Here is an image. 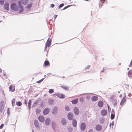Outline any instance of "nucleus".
<instances>
[{
  "instance_id": "nucleus-44",
  "label": "nucleus",
  "mask_w": 132,
  "mask_h": 132,
  "mask_svg": "<svg viewBox=\"0 0 132 132\" xmlns=\"http://www.w3.org/2000/svg\"><path fill=\"white\" fill-rule=\"evenodd\" d=\"M69 7V6H65V7L63 9V10H65L68 7Z\"/></svg>"
},
{
  "instance_id": "nucleus-13",
  "label": "nucleus",
  "mask_w": 132,
  "mask_h": 132,
  "mask_svg": "<svg viewBox=\"0 0 132 132\" xmlns=\"http://www.w3.org/2000/svg\"><path fill=\"white\" fill-rule=\"evenodd\" d=\"M49 111V109L48 108H46L43 111V113L44 115H46L47 114Z\"/></svg>"
},
{
  "instance_id": "nucleus-39",
  "label": "nucleus",
  "mask_w": 132,
  "mask_h": 132,
  "mask_svg": "<svg viewBox=\"0 0 132 132\" xmlns=\"http://www.w3.org/2000/svg\"><path fill=\"white\" fill-rule=\"evenodd\" d=\"M125 86L126 88H127L129 87V85L127 84H125Z\"/></svg>"
},
{
  "instance_id": "nucleus-56",
  "label": "nucleus",
  "mask_w": 132,
  "mask_h": 132,
  "mask_svg": "<svg viewBox=\"0 0 132 132\" xmlns=\"http://www.w3.org/2000/svg\"><path fill=\"white\" fill-rule=\"evenodd\" d=\"M110 126H111V124H110Z\"/></svg>"
},
{
  "instance_id": "nucleus-7",
  "label": "nucleus",
  "mask_w": 132,
  "mask_h": 132,
  "mask_svg": "<svg viewBox=\"0 0 132 132\" xmlns=\"http://www.w3.org/2000/svg\"><path fill=\"white\" fill-rule=\"evenodd\" d=\"M39 121L42 122H43L44 121V118L43 116H40L38 117Z\"/></svg>"
},
{
  "instance_id": "nucleus-33",
  "label": "nucleus",
  "mask_w": 132,
  "mask_h": 132,
  "mask_svg": "<svg viewBox=\"0 0 132 132\" xmlns=\"http://www.w3.org/2000/svg\"><path fill=\"white\" fill-rule=\"evenodd\" d=\"M65 95L63 94H61L60 96V97L61 98H65Z\"/></svg>"
},
{
  "instance_id": "nucleus-54",
  "label": "nucleus",
  "mask_w": 132,
  "mask_h": 132,
  "mask_svg": "<svg viewBox=\"0 0 132 132\" xmlns=\"http://www.w3.org/2000/svg\"><path fill=\"white\" fill-rule=\"evenodd\" d=\"M0 72H2V70L0 69Z\"/></svg>"
},
{
  "instance_id": "nucleus-37",
  "label": "nucleus",
  "mask_w": 132,
  "mask_h": 132,
  "mask_svg": "<svg viewBox=\"0 0 132 132\" xmlns=\"http://www.w3.org/2000/svg\"><path fill=\"white\" fill-rule=\"evenodd\" d=\"M43 79H44L43 78L42 79L38 81L37 82L38 83H40V82H42L43 80Z\"/></svg>"
},
{
  "instance_id": "nucleus-42",
  "label": "nucleus",
  "mask_w": 132,
  "mask_h": 132,
  "mask_svg": "<svg viewBox=\"0 0 132 132\" xmlns=\"http://www.w3.org/2000/svg\"><path fill=\"white\" fill-rule=\"evenodd\" d=\"M48 46V45H47V44H46L45 46V50H46V49Z\"/></svg>"
},
{
  "instance_id": "nucleus-2",
  "label": "nucleus",
  "mask_w": 132,
  "mask_h": 132,
  "mask_svg": "<svg viewBox=\"0 0 132 132\" xmlns=\"http://www.w3.org/2000/svg\"><path fill=\"white\" fill-rule=\"evenodd\" d=\"M29 1V0H21L19 2L18 4L19 5L22 4L27 5L28 4Z\"/></svg>"
},
{
  "instance_id": "nucleus-25",
  "label": "nucleus",
  "mask_w": 132,
  "mask_h": 132,
  "mask_svg": "<svg viewBox=\"0 0 132 132\" xmlns=\"http://www.w3.org/2000/svg\"><path fill=\"white\" fill-rule=\"evenodd\" d=\"M49 62L48 61H45L44 63V65L45 66H47L49 64Z\"/></svg>"
},
{
  "instance_id": "nucleus-14",
  "label": "nucleus",
  "mask_w": 132,
  "mask_h": 132,
  "mask_svg": "<svg viewBox=\"0 0 132 132\" xmlns=\"http://www.w3.org/2000/svg\"><path fill=\"white\" fill-rule=\"evenodd\" d=\"M103 102L101 101H100L98 103V105L100 107H102L103 105Z\"/></svg>"
},
{
  "instance_id": "nucleus-1",
  "label": "nucleus",
  "mask_w": 132,
  "mask_h": 132,
  "mask_svg": "<svg viewBox=\"0 0 132 132\" xmlns=\"http://www.w3.org/2000/svg\"><path fill=\"white\" fill-rule=\"evenodd\" d=\"M10 7L12 10L14 11H17L18 9V6L15 3H12Z\"/></svg>"
},
{
  "instance_id": "nucleus-19",
  "label": "nucleus",
  "mask_w": 132,
  "mask_h": 132,
  "mask_svg": "<svg viewBox=\"0 0 132 132\" xmlns=\"http://www.w3.org/2000/svg\"><path fill=\"white\" fill-rule=\"evenodd\" d=\"M20 8L19 11L20 12H22L23 10V7L21 5H19Z\"/></svg>"
},
{
  "instance_id": "nucleus-38",
  "label": "nucleus",
  "mask_w": 132,
  "mask_h": 132,
  "mask_svg": "<svg viewBox=\"0 0 132 132\" xmlns=\"http://www.w3.org/2000/svg\"><path fill=\"white\" fill-rule=\"evenodd\" d=\"M4 126V125L3 124H2L0 126V129H2Z\"/></svg>"
},
{
  "instance_id": "nucleus-34",
  "label": "nucleus",
  "mask_w": 132,
  "mask_h": 132,
  "mask_svg": "<svg viewBox=\"0 0 132 132\" xmlns=\"http://www.w3.org/2000/svg\"><path fill=\"white\" fill-rule=\"evenodd\" d=\"M4 2V0H0V4H3Z\"/></svg>"
},
{
  "instance_id": "nucleus-5",
  "label": "nucleus",
  "mask_w": 132,
  "mask_h": 132,
  "mask_svg": "<svg viewBox=\"0 0 132 132\" xmlns=\"http://www.w3.org/2000/svg\"><path fill=\"white\" fill-rule=\"evenodd\" d=\"M126 96L125 95L123 97V98L121 101L120 103V105H122L125 102H126Z\"/></svg>"
},
{
  "instance_id": "nucleus-58",
  "label": "nucleus",
  "mask_w": 132,
  "mask_h": 132,
  "mask_svg": "<svg viewBox=\"0 0 132 132\" xmlns=\"http://www.w3.org/2000/svg\"><path fill=\"white\" fill-rule=\"evenodd\" d=\"M119 92V93H120V92H119H119Z\"/></svg>"
},
{
  "instance_id": "nucleus-35",
  "label": "nucleus",
  "mask_w": 132,
  "mask_h": 132,
  "mask_svg": "<svg viewBox=\"0 0 132 132\" xmlns=\"http://www.w3.org/2000/svg\"><path fill=\"white\" fill-rule=\"evenodd\" d=\"M57 108H54L53 111V113H56L57 111Z\"/></svg>"
},
{
  "instance_id": "nucleus-47",
  "label": "nucleus",
  "mask_w": 132,
  "mask_h": 132,
  "mask_svg": "<svg viewBox=\"0 0 132 132\" xmlns=\"http://www.w3.org/2000/svg\"><path fill=\"white\" fill-rule=\"evenodd\" d=\"M100 1L103 3L105 0H100Z\"/></svg>"
},
{
  "instance_id": "nucleus-27",
  "label": "nucleus",
  "mask_w": 132,
  "mask_h": 132,
  "mask_svg": "<svg viewBox=\"0 0 132 132\" xmlns=\"http://www.w3.org/2000/svg\"><path fill=\"white\" fill-rule=\"evenodd\" d=\"M15 99L14 98L13 99L12 101V104L13 106H14L15 103Z\"/></svg>"
},
{
  "instance_id": "nucleus-23",
  "label": "nucleus",
  "mask_w": 132,
  "mask_h": 132,
  "mask_svg": "<svg viewBox=\"0 0 132 132\" xmlns=\"http://www.w3.org/2000/svg\"><path fill=\"white\" fill-rule=\"evenodd\" d=\"M78 100V99H76L72 101L71 102L72 104H77V103Z\"/></svg>"
},
{
  "instance_id": "nucleus-10",
  "label": "nucleus",
  "mask_w": 132,
  "mask_h": 132,
  "mask_svg": "<svg viewBox=\"0 0 132 132\" xmlns=\"http://www.w3.org/2000/svg\"><path fill=\"white\" fill-rule=\"evenodd\" d=\"M4 7L6 10H9V4L7 3H5L4 5Z\"/></svg>"
},
{
  "instance_id": "nucleus-30",
  "label": "nucleus",
  "mask_w": 132,
  "mask_h": 132,
  "mask_svg": "<svg viewBox=\"0 0 132 132\" xmlns=\"http://www.w3.org/2000/svg\"><path fill=\"white\" fill-rule=\"evenodd\" d=\"M114 118V114H112L111 115V118L112 119H113Z\"/></svg>"
},
{
  "instance_id": "nucleus-24",
  "label": "nucleus",
  "mask_w": 132,
  "mask_h": 132,
  "mask_svg": "<svg viewBox=\"0 0 132 132\" xmlns=\"http://www.w3.org/2000/svg\"><path fill=\"white\" fill-rule=\"evenodd\" d=\"M61 122L63 125H65L66 123L65 120L64 119H62L61 121Z\"/></svg>"
},
{
  "instance_id": "nucleus-15",
  "label": "nucleus",
  "mask_w": 132,
  "mask_h": 132,
  "mask_svg": "<svg viewBox=\"0 0 132 132\" xmlns=\"http://www.w3.org/2000/svg\"><path fill=\"white\" fill-rule=\"evenodd\" d=\"M98 97L96 96H94L92 97V100L94 102L98 100Z\"/></svg>"
},
{
  "instance_id": "nucleus-32",
  "label": "nucleus",
  "mask_w": 132,
  "mask_h": 132,
  "mask_svg": "<svg viewBox=\"0 0 132 132\" xmlns=\"http://www.w3.org/2000/svg\"><path fill=\"white\" fill-rule=\"evenodd\" d=\"M64 5V4L62 3L61 4H60L59 6V9L60 8H61Z\"/></svg>"
},
{
  "instance_id": "nucleus-4",
  "label": "nucleus",
  "mask_w": 132,
  "mask_h": 132,
  "mask_svg": "<svg viewBox=\"0 0 132 132\" xmlns=\"http://www.w3.org/2000/svg\"><path fill=\"white\" fill-rule=\"evenodd\" d=\"M68 118L69 120H72L73 118V116L71 112H69L68 115Z\"/></svg>"
},
{
  "instance_id": "nucleus-55",
  "label": "nucleus",
  "mask_w": 132,
  "mask_h": 132,
  "mask_svg": "<svg viewBox=\"0 0 132 132\" xmlns=\"http://www.w3.org/2000/svg\"><path fill=\"white\" fill-rule=\"evenodd\" d=\"M63 78H65V77L64 76H63Z\"/></svg>"
},
{
  "instance_id": "nucleus-6",
  "label": "nucleus",
  "mask_w": 132,
  "mask_h": 132,
  "mask_svg": "<svg viewBox=\"0 0 132 132\" xmlns=\"http://www.w3.org/2000/svg\"><path fill=\"white\" fill-rule=\"evenodd\" d=\"M102 127L100 125H97L96 126V129L98 131H100L102 129Z\"/></svg>"
},
{
  "instance_id": "nucleus-26",
  "label": "nucleus",
  "mask_w": 132,
  "mask_h": 132,
  "mask_svg": "<svg viewBox=\"0 0 132 132\" xmlns=\"http://www.w3.org/2000/svg\"><path fill=\"white\" fill-rule=\"evenodd\" d=\"M16 105L18 106H21L22 105L21 103L20 102H16Z\"/></svg>"
},
{
  "instance_id": "nucleus-22",
  "label": "nucleus",
  "mask_w": 132,
  "mask_h": 132,
  "mask_svg": "<svg viewBox=\"0 0 132 132\" xmlns=\"http://www.w3.org/2000/svg\"><path fill=\"white\" fill-rule=\"evenodd\" d=\"M32 3H30L28 4L26 6V7L27 9H30L31 8Z\"/></svg>"
},
{
  "instance_id": "nucleus-11",
  "label": "nucleus",
  "mask_w": 132,
  "mask_h": 132,
  "mask_svg": "<svg viewBox=\"0 0 132 132\" xmlns=\"http://www.w3.org/2000/svg\"><path fill=\"white\" fill-rule=\"evenodd\" d=\"M51 39H50V38H49L46 42V44H47V45H48V47H50L51 44Z\"/></svg>"
},
{
  "instance_id": "nucleus-31",
  "label": "nucleus",
  "mask_w": 132,
  "mask_h": 132,
  "mask_svg": "<svg viewBox=\"0 0 132 132\" xmlns=\"http://www.w3.org/2000/svg\"><path fill=\"white\" fill-rule=\"evenodd\" d=\"M65 109L66 111H69V107L67 106H65Z\"/></svg>"
},
{
  "instance_id": "nucleus-49",
  "label": "nucleus",
  "mask_w": 132,
  "mask_h": 132,
  "mask_svg": "<svg viewBox=\"0 0 132 132\" xmlns=\"http://www.w3.org/2000/svg\"><path fill=\"white\" fill-rule=\"evenodd\" d=\"M49 92L50 93H53V91H49Z\"/></svg>"
},
{
  "instance_id": "nucleus-36",
  "label": "nucleus",
  "mask_w": 132,
  "mask_h": 132,
  "mask_svg": "<svg viewBox=\"0 0 132 132\" xmlns=\"http://www.w3.org/2000/svg\"><path fill=\"white\" fill-rule=\"evenodd\" d=\"M57 108H54L53 111V113H56L57 111Z\"/></svg>"
},
{
  "instance_id": "nucleus-21",
  "label": "nucleus",
  "mask_w": 132,
  "mask_h": 132,
  "mask_svg": "<svg viewBox=\"0 0 132 132\" xmlns=\"http://www.w3.org/2000/svg\"><path fill=\"white\" fill-rule=\"evenodd\" d=\"M31 101L30 100L28 103V106L29 109V110H30L31 106Z\"/></svg>"
},
{
  "instance_id": "nucleus-51",
  "label": "nucleus",
  "mask_w": 132,
  "mask_h": 132,
  "mask_svg": "<svg viewBox=\"0 0 132 132\" xmlns=\"http://www.w3.org/2000/svg\"><path fill=\"white\" fill-rule=\"evenodd\" d=\"M53 89H50L49 90V91H53Z\"/></svg>"
},
{
  "instance_id": "nucleus-43",
  "label": "nucleus",
  "mask_w": 132,
  "mask_h": 132,
  "mask_svg": "<svg viewBox=\"0 0 132 132\" xmlns=\"http://www.w3.org/2000/svg\"><path fill=\"white\" fill-rule=\"evenodd\" d=\"M55 124V123L54 122H52V125L53 128L54 127V125Z\"/></svg>"
},
{
  "instance_id": "nucleus-46",
  "label": "nucleus",
  "mask_w": 132,
  "mask_h": 132,
  "mask_svg": "<svg viewBox=\"0 0 132 132\" xmlns=\"http://www.w3.org/2000/svg\"><path fill=\"white\" fill-rule=\"evenodd\" d=\"M90 67V66H88L85 69H87L88 68Z\"/></svg>"
},
{
  "instance_id": "nucleus-50",
  "label": "nucleus",
  "mask_w": 132,
  "mask_h": 132,
  "mask_svg": "<svg viewBox=\"0 0 132 132\" xmlns=\"http://www.w3.org/2000/svg\"><path fill=\"white\" fill-rule=\"evenodd\" d=\"M69 130L70 131H71L72 130V129H70V130Z\"/></svg>"
},
{
  "instance_id": "nucleus-52",
  "label": "nucleus",
  "mask_w": 132,
  "mask_h": 132,
  "mask_svg": "<svg viewBox=\"0 0 132 132\" xmlns=\"http://www.w3.org/2000/svg\"><path fill=\"white\" fill-rule=\"evenodd\" d=\"M111 124L112 125H114V122H112V123H111Z\"/></svg>"
},
{
  "instance_id": "nucleus-45",
  "label": "nucleus",
  "mask_w": 132,
  "mask_h": 132,
  "mask_svg": "<svg viewBox=\"0 0 132 132\" xmlns=\"http://www.w3.org/2000/svg\"><path fill=\"white\" fill-rule=\"evenodd\" d=\"M9 110H10V109L9 108H8V109H7V113H8V114H10V112H9Z\"/></svg>"
},
{
  "instance_id": "nucleus-48",
  "label": "nucleus",
  "mask_w": 132,
  "mask_h": 132,
  "mask_svg": "<svg viewBox=\"0 0 132 132\" xmlns=\"http://www.w3.org/2000/svg\"><path fill=\"white\" fill-rule=\"evenodd\" d=\"M57 16V15H55L54 16V18L55 19H56V18Z\"/></svg>"
},
{
  "instance_id": "nucleus-16",
  "label": "nucleus",
  "mask_w": 132,
  "mask_h": 132,
  "mask_svg": "<svg viewBox=\"0 0 132 132\" xmlns=\"http://www.w3.org/2000/svg\"><path fill=\"white\" fill-rule=\"evenodd\" d=\"M50 122V120L49 118L46 119L45 121V124L46 125H48Z\"/></svg>"
},
{
  "instance_id": "nucleus-28",
  "label": "nucleus",
  "mask_w": 132,
  "mask_h": 132,
  "mask_svg": "<svg viewBox=\"0 0 132 132\" xmlns=\"http://www.w3.org/2000/svg\"><path fill=\"white\" fill-rule=\"evenodd\" d=\"M62 87L65 90H68L69 89V87H68L67 86H62Z\"/></svg>"
},
{
  "instance_id": "nucleus-53",
  "label": "nucleus",
  "mask_w": 132,
  "mask_h": 132,
  "mask_svg": "<svg viewBox=\"0 0 132 132\" xmlns=\"http://www.w3.org/2000/svg\"><path fill=\"white\" fill-rule=\"evenodd\" d=\"M131 95V94H129L128 95H129V96H130Z\"/></svg>"
},
{
  "instance_id": "nucleus-29",
  "label": "nucleus",
  "mask_w": 132,
  "mask_h": 132,
  "mask_svg": "<svg viewBox=\"0 0 132 132\" xmlns=\"http://www.w3.org/2000/svg\"><path fill=\"white\" fill-rule=\"evenodd\" d=\"M41 111L40 109H36V112L37 113H39Z\"/></svg>"
},
{
  "instance_id": "nucleus-12",
  "label": "nucleus",
  "mask_w": 132,
  "mask_h": 132,
  "mask_svg": "<svg viewBox=\"0 0 132 132\" xmlns=\"http://www.w3.org/2000/svg\"><path fill=\"white\" fill-rule=\"evenodd\" d=\"M101 113L102 115L103 116H105L106 115L107 113V111L105 109L102 110Z\"/></svg>"
},
{
  "instance_id": "nucleus-9",
  "label": "nucleus",
  "mask_w": 132,
  "mask_h": 132,
  "mask_svg": "<svg viewBox=\"0 0 132 132\" xmlns=\"http://www.w3.org/2000/svg\"><path fill=\"white\" fill-rule=\"evenodd\" d=\"M35 126L36 127L39 128V125L38 121L37 120H35L34 122Z\"/></svg>"
},
{
  "instance_id": "nucleus-20",
  "label": "nucleus",
  "mask_w": 132,
  "mask_h": 132,
  "mask_svg": "<svg viewBox=\"0 0 132 132\" xmlns=\"http://www.w3.org/2000/svg\"><path fill=\"white\" fill-rule=\"evenodd\" d=\"M128 73L129 77L130 78H131L132 76V70H130L129 71Z\"/></svg>"
},
{
  "instance_id": "nucleus-8",
  "label": "nucleus",
  "mask_w": 132,
  "mask_h": 132,
  "mask_svg": "<svg viewBox=\"0 0 132 132\" xmlns=\"http://www.w3.org/2000/svg\"><path fill=\"white\" fill-rule=\"evenodd\" d=\"M74 111L76 115H78L79 114V110L78 108L77 107H76L74 108Z\"/></svg>"
},
{
  "instance_id": "nucleus-59",
  "label": "nucleus",
  "mask_w": 132,
  "mask_h": 132,
  "mask_svg": "<svg viewBox=\"0 0 132 132\" xmlns=\"http://www.w3.org/2000/svg\"><path fill=\"white\" fill-rule=\"evenodd\" d=\"M32 132H34V131H33Z\"/></svg>"
},
{
  "instance_id": "nucleus-57",
  "label": "nucleus",
  "mask_w": 132,
  "mask_h": 132,
  "mask_svg": "<svg viewBox=\"0 0 132 132\" xmlns=\"http://www.w3.org/2000/svg\"><path fill=\"white\" fill-rule=\"evenodd\" d=\"M121 64V63H119V65H120Z\"/></svg>"
},
{
  "instance_id": "nucleus-18",
  "label": "nucleus",
  "mask_w": 132,
  "mask_h": 132,
  "mask_svg": "<svg viewBox=\"0 0 132 132\" xmlns=\"http://www.w3.org/2000/svg\"><path fill=\"white\" fill-rule=\"evenodd\" d=\"M72 124L74 127H76L77 126V122L76 120L75 119L73 120L72 121Z\"/></svg>"
},
{
  "instance_id": "nucleus-17",
  "label": "nucleus",
  "mask_w": 132,
  "mask_h": 132,
  "mask_svg": "<svg viewBox=\"0 0 132 132\" xmlns=\"http://www.w3.org/2000/svg\"><path fill=\"white\" fill-rule=\"evenodd\" d=\"M9 89L11 91H14L15 86L14 85H11L9 87Z\"/></svg>"
},
{
  "instance_id": "nucleus-41",
  "label": "nucleus",
  "mask_w": 132,
  "mask_h": 132,
  "mask_svg": "<svg viewBox=\"0 0 132 132\" xmlns=\"http://www.w3.org/2000/svg\"><path fill=\"white\" fill-rule=\"evenodd\" d=\"M80 100L81 102H83L84 100V99L83 98H81L80 99Z\"/></svg>"
},
{
  "instance_id": "nucleus-40",
  "label": "nucleus",
  "mask_w": 132,
  "mask_h": 132,
  "mask_svg": "<svg viewBox=\"0 0 132 132\" xmlns=\"http://www.w3.org/2000/svg\"><path fill=\"white\" fill-rule=\"evenodd\" d=\"M55 5L53 4H51V5L50 7H51L53 8L54 7Z\"/></svg>"
},
{
  "instance_id": "nucleus-3",
  "label": "nucleus",
  "mask_w": 132,
  "mask_h": 132,
  "mask_svg": "<svg viewBox=\"0 0 132 132\" xmlns=\"http://www.w3.org/2000/svg\"><path fill=\"white\" fill-rule=\"evenodd\" d=\"M86 128V124L85 123H82L80 125V128L82 130H84Z\"/></svg>"
}]
</instances>
